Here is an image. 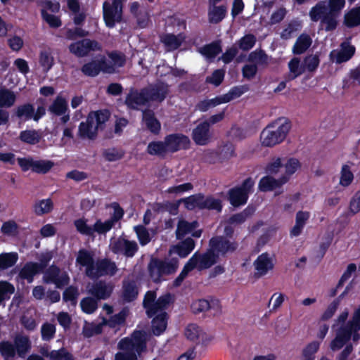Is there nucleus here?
I'll list each match as a JSON object with an SVG mask.
<instances>
[{
  "label": "nucleus",
  "mask_w": 360,
  "mask_h": 360,
  "mask_svg": "<svg viewBox=\"0 0 360 360\" xmlns=\"http://www.w3.org/2000/svg\"><path fill=\"white\" fill-rule=\"evenodd\" d=\"M76 263L86 268L85 274L89 278L91 276L95 265L94 254L91 252L84 248L80 249L76 257Z\"/></svg>",
  "instance_id": "22"
},
{
  "label": "nucleus",
  "mask_w": 360,
  "mask_h": 360,
  "mask_svg": "<svg viewBox=\"0 0 360 360\" xmlns=\"http://www.w3.org/2000/svg\"><path fill=\"white\" fill-rule=\"evenodd\" d=\"M90 113H92V117L96 121V130H103L105 127V122L108 121L110 117V111L105 109L91 112Z\"/></svg>",
  "instance_id": "40"
},
{
  "label": "nucleus",
  "mask_w": 360,
  "mask_h": 360,
  "mask_svg": "<svg viewBox=\"0 0 360 360\" xmlns=\"http://www.w3.org/2000/svg\"><path fill=\"white\" fill-rule=\"evenodd\" d=\"M340 47L339 51H333L330 53V58L338 64L349 60L355 53V47L349 42H342Z\"/></svg>",
  "instance_id": "21"
},
{
  "label": "nucleus",
  "mask_w": 360,
  "mask_h": 360,
  "mask_svg": "<svg viewBox=\"0 0 360 360\" xmlns=\"http://www.w3.org/2000/svg\"><path fill=\"white\" fill-rule=\"evenodd\" d=\"M74 225L77 232L84 236L94 237V233H97L100 235L105 234L110 231L114 225L109 219L103 222L101 219H97L93 226L87 224V219L80 218L74 221Z\"/></svg>",
  "instance_id": "5"
},
{
  "label": "nucleus",
  "mask_w": 360,
  "mask_h": 360,
  "mask_svg": "<svg viewBox=\"0 0 360 360\" xmlns=\"http://www.w3.org/2000/svg\"><path fill=\"white\" fill-rule=\"evenodd\" d=\"M31 348L30 338L22 334H17L13 338V342L8 340L0 342V354L4 360H13L16 355L25 359Z\"/></svg>",
  "instance_id": "3"
},
{
  "label": "nucleus",
  "mask_w": 360,
  "mask_h": 360,
  "mask_svg": "<svg viewBox=\"0 0 360 360\" xmlns=\"http://www.w3.org/2000/svg\"><path fill=\"white\" fill-rule=\"evenodd\" d=\"M49 110L57 116L64 115L68 110V103L66 100L64 98L58 96L53 101V103L49 106Z\"/></svg>",
  "instance_id": "43"
},
{
  "label": "nucleus",
  "mask_w": 360,
  "mask_h": 360,
  "mask_svg": "<svg viewBox=\"0 0 360 360\" xmlns=\"http://www.w3.org/2000/svg\"><path fill=\"white\" fill-rule=\"evenodd\" d=\"M82 72L87 77H95L101 72L112 74L115 72V68L105 57L98 60H91L84 63L81 68Z\"/></svg>",
  "instance_id": "7"
},
{
  "label": "nucleus",
  "mask_w": 360,
  "mask_h": 360,
  "mask_svg": "<svg viewBox=\"0 0 360 360\" xmlns=\"http://www.w3.org/2000/svg\"><path fill=\"white\" fill-rule=\"evenodd\" d=\"M134 231L136 233L138 240L142 246H144L150 243V236L148 229L143 225H138L134 227Z\"/></svg>",
  "instance_id": "58"
},
{
  "label": "nucleus",
  "mask_w": 360,
  "mask_h": 360,
  "mask_svg": "<svg viewBox=\"0 0 360 360\" xmlns=\"http://www.w3.org/2000/svg\"><path fill=\"white\" fill-rule=\"evenodd\" d=\"M312 40L307 34H300L296 39L292 47V53L295 55H301L304 53L311 45Z\"/></svg>",
  "instance_id": "31"
},
{
  "label": "nucleus",
  "mask_w": 360,
  "mask_h": 360,
  "mask_svg": "<svg viewBox=\"0 0 360 360\" xmlns=\"http://www.w3.org/2000/svg\"><path fill=\"white\" fill-rule=\"evenodd\" d=\"M15 99L16 96L12 91L6 88L0 89V108L11 107L14 104Z\"/></svg>",
  "instance_id": "44"
},
{
  "label": "nucleus",
  "mask_w": 360,
  "mask_h": 360,
  "mask_svg": "<svg viewBox=\"0 0 360 360\" xmlns=\"http://www.w3.org/2000/svg\"><path fill=\"white\" fill-rule=\"evenodd\" d=\"M210 5V6L207 13L209 22L211 24H218L221 22L226 16L227 7L225 5Z\"/></svg>",
  "instance_id": "27"
},
{
  "label": "nucleus",
  "mask_w": 360,
  "mask_h": 360,
  "mask_svg": "<svg viewBox=\"0 0 360 360\" xmlns=\"http://www.w3.org/2000/svg\"><path fill=\"white\" fill-rule=\"evenodd\" d=\"M34 111V105L31 103H27L18 105L15 109V115L19 119L30 120L33 118Z\"/></svg>",
  "instance_id": "41"
},
{
  "label": "nucleus",
  "mask_w": 360,
  "mask_h": 360,
  "mask_svg": "<svg viewBox=\"0 0 360 360\" xmlns=\"http://www.w3.org/2000/svg\"><path fill=\"white\" fill-rule=\"evenodd\" d=\"M179 266V257L165 258L164 259L151 257L148 264V273L155 283H160L164 279L163 276L174 274Z\"/></svg>",
  "instance_id": "1"
},
{
  "label": "nucleus",
  "mask_w": 360,
  "mask_h": 360,
  "mask_svg": "<svg viewBox=\"0 0 360 360\" xmlns=\"http://www.w3.org/2000/svg\"><path fill=\"white\" fill-rule=\"evenodd\" d=\"M289 181L286 175H283L278 179H275L270 175L262 177L258 184V189L261 192H269L281 188Z\"/></svg>",
  "instance_id": "18"
},
{
  "label": "nucleus",
  "mask_w": 360,
  "mask_h": 360,
  "mask_svg": "<svg viewBox=\"0 0 360 360\" xmlns=\"http://www.w3.org/2000/svg\"><path fill=\"white\" fill-rule=\"evenodd\" d=\"M239 244L235 240L228 239L227 237L223 236H216L212 237L209 240V247L215 254L222 257L226 256L228 254H233L238 248Z\"/></svg>",
  "instance_id": "6"
},
{
  "label": "nucleus",
  "mask_w": 360,
  "mask_h": 360,
  "mask_svg": "<svg viewBox=\"0 0 360 360\" xmlns=\"http://www.w3.org/2000/svg\"><path fill=\"white\" fill-rule=\"evenodd\" d=\"M291 128L290 122L278 118L267 124L260 134V141L263 146L273 147L282 143Z\"/></svg>",
  "instance_id": "2"
},
{
  "label": "nucleus",
  "mask_w": 360,
  "mask_h": 360,
  "mask_svg": "<svg viewBox=\"0 0 360 360\" xmlns=\"http://www.w3.org/2000/svg\"><path fill=\"white\" fill-rule=\"evenodd\" d=\"M114 254H122L127 257H133L139 250L136 241L120 238L110 244Z\"/></svg>",
  "instance_id": "12"
},
{
  "label": "nucleus",
  "mask_w": 360,
  "mask_h": 360,
  "mask_svg": "<svg viewBox=\"0 0 360 360\" xmlns=\"http://www.w3.org/2000/svg\"><path fill=\"white\" fill-rule=\"evenodd\" d=\"M79 295V290L77 286L70 285L67 287L63 293V300L64 302H70L72 304L75 305Z\"/></svg>",
  "instance_id": "51"
},
{
  "label": "nucleus",
  "mask_w": 360,
  "mask_h": 360,
  "mask_svg": "<svg viewBox=\"0 0 360 360\" xmlns=\"http://www.w3.org/2000/svg\"><path fill=\"white\" fill-rule=\"evenodd\" d=\"M345 23L348 27L360 25V7L352 9L345 16Z\"/></svg>",
  "instance_id": "47"
},
{
  "label": "nucleus",
  "mask_w": 360,
  "mask_h": 360,
  "mask_svg": "<svg viewBox=\"0 0 360 360\" xmlns=\"http://www.w3.org/2000/svg\"><path fill=\"white\" fill-rule=\"evenodd\" d=\"M328 13V8L322 3H318L309 11V16L312 21L317 22Z\"/></svg>",
  "instance_id": "55"
},
{
  "label": "nucleus",
  "mask_w": 360,
  "mask_h": 360,
  "mask_svg": "<svg viewBox=\"0 0 360 360\" xmlns=\"http://www.w3.org/2000/svg\"><path fill=\"white\" fill-rule=\"evenodd\" d=\"M143 121L147 129L153 134L158 135L161 130L160 122L156 118L154 112L150 109H145L142 112Z\"/></svg>",
  "instance_id": "25"
},
{
  "label": "nucleus",
  "mask_w": 360,
  "mask_h": 360,
  "mask_svg": "<svg viewBox=\"0 0 360 360\" xmlns=\"http://www.w3.org/2000/svg\"><path fill=\"white\" fill-rule=\"evenodd\" d=\"M124 0L105 1L103 4V18L108 28H113L123 21V2Z\"/></svg>",
  "instance_id": "4"
},
{
  "label": "nucleus",
  "mask_w": 360,
  "mask_h": 360,
  "mask_svg": "<svg viewBox=\"0 0 360 360\" xmlns=\"http://www.w3.org/2000/svg\"><path fill=\"white\" fill-rule=\"evenodd\" d=\"M149 103L144 87L140 90L131 89L124 101L125 105L131 110H139V106L146 105Z\"/></svg>",
  "instance_id": "14"
},
{
  "label": "nucleus",
  "mask_w": 360,
  "mask_h": 360,
  "mask_svg": "<svg viewBox=\"0 0 360 360\" xmlns=\"http://www.w3.org/2000/svg\"><path fill=\"white\" fill-rule=\"evenodd\" d=\"M195 247V240L188 237L176 245H172L168 251V257L186 258L192 252Z\"/></svg>",
  "instance_id": "13"
},
{
  "label": "nucleus",
  "mask_w": 360,
  "mask_h": 360,
  "mask_svg": "<svg viewBox=\"0 0 360 360\" xmlns=\"http://www.w3.org/2000/svg\"><path fill=\"white\" fill-rule=\"evenodd\" d=\"M222 207L220 199L214 198L212 195L205 197L203 194L202 210H216L220 212L222 210Z\"/></svg>",
  "instance_id": "45"
},
{
  "label": "nucleus",
  "mask_w": 360,
  "mask_h": 360,
  "mask_svg": "<svg viewBox=\"0 0 360 360\" xmlns=\"http://www.w3.org/2000/svg\"><path fill=\"white\" fill-rule=\"evenodd\" d=\"M18 260L17 252H3L0 254V271L13 266Z\"/></svg>",
  "instance_id": "37"
},
{
  "label": "nucleus",
  "mask_w": 360,
  "mask_h": 360,
  "mask_svg": "<svg viewBox=\"0 0 360 360\" xmlns=\"http://www.w3.org/2000/svg\"><path fill=\"white\" fill-rule=\"evenodd\" d=\"M320 58L318 54L307 56L302 63L304 72L307 70L308 72H313L319 67Z\"/></svg>",
  "instance_id": "49"
},
{
  "label": "nucleus",
  "mask_w": 360,
  "mask_h": 360,
  "mask_svg": "<svg viewBox=\"0 0 360 360\" xmlns=\"http://www.w3.org/2000/svg\"><path fill=\"white\" fill-rule=\"evenodd\" d=\"M69 51L77 58H83L89 55L91 51H100L101 44L96 40L82 39L71 43L68 46Z\"/></svg>",
  "instance_id": "8"
},
{
  "label": "nucleus",
  "mask_w": 360,
  "mask_h": 360,
  "mask_svg": "<svg viewBox=\"0 0 360 360\" xmlns=\"http://www.w3.org/2000/svg\"><path fill=\"white\" fill-rule=\"evenodd\" d=\"M225 72L222 69L215 70L210 76L205 79L206 83L212 84L215 86H219L224 79Z\"/></svg>",
  "instance_id": "62"
},
{
  "label": "nucleus",
  "mask_w": 360,
  "mask_h": 360,
  "mask_svg": "<svg viewBox=\"0 0 360 360\" xmlns=\"http://www.w3.org/2000/svg\"><path fill=\"white\" fill-rule=\"evenodd\" d=\"M164 141L167 154H173L181 150H188L191 146L188 136L181 133L167 134L164 138Z\"/></svg>",
  "instance_id": "10"
},
{
  "label": "nucleus",
  "mask_w": 360,
  "mask_h": 360,
  "mask_svg": "<svg viewBox=\"0 0 360 360\" xmlns=\"http://www.w3.org/2000/svg\"><path fill=\"white\" fill-rule=\"evenodd\" d=\"M146 152L150 155L165 158L167 155L165 141H153L150 142L147 146Z\"/></svg>",
  "instance_id": "34"
},
{
  "label": "nucleus",
  "mask_w": 360,
  "mask_h": 360,
  "mask_svg": "<svg viewBox=\"0 0 360 360\" xmlns=\"http://www.w3.org/2000/svg\"><path fill=\"white\" fill-rule=\"evenodd\" d=\"M151 327L153 333L156 335H160L166 330L169 315L166 311H162L152 317Z\"/></svg>",
  "instance_id": "26"
},
{
  "label": "nucleus",
  "mask_w": 360,
  "mask_h": 360,
  "mask_svg": "<svg viewBox=\"0 0 360 360\" xmlns=\"http://www.w3.org/2000/svg\"><path fill=\"white\" fill-rule=\"evenodd\" d=\"M80 306L84 313L93 314L98 308V300L91 297H84L81 300Z\"/></svg>",
  "instance_id": "54"
},
{
  "label": "nucleus",
  "mask_w": 360,
  "mask_h": 360,
  "mask_svg": "<svg viewBox=\"0 0 360 360\" xmlns=\"http://www.w3.org/2000/svg\"><path fill=\"white\" fill-rule=\"evenodd\" d=\"M249 90L247 85H240L232 87L228 93L223 94L226 103H229L233 99L239 98L244 93Z\"/></svg>",
  "instance_id": "50"
},
{
  "label": "nucleus",
  "mask_w": 360,
  "mask_h": 360,
  "mask_svg": "<svg viewBox=\"0 0 360 360\" xmlns=\"http://www.w3.org/2000/svg\"><path fill=\"white\" fill-rule=\"evenodd\" d=\"M127 316V311L125 309H122L119 313L111 316L108 321V324L111 328L120 326L124 323Z\"/></svg>",
  "instance_id": "60"
},
{
  "label": "nucleus",
  "mask_w": 360,
  "mask_h": 360,
  "mask_svg": "<svg viewBox=\"0 0 360 360\" xmlns=\"http://www.w3.org/2000/svg\"><path fill=\"white\" fill-rule=\"evenodd\" d=\"M254 266L256 271L254 276L257 278L265 276L274 267L273 261L267 252L259 255L254 262Z\"/></svg>",
  "instance_id": "19"
},
{
  "label": "nucleus",
  "mask_w": 360,
  "mask_h": 360,
  "mask_svg": "<svg viewBox=\"0 0 360 360\" xmlns=\"http://www.w3.org/2000/svg\"><path fill=\"white\" fill-rule=\"evenodd\" d=\"M257 39L252 34H247L238 41L239 48L245 51L250 50L255 45Z\"/></svg>",
  "instance_id": "57"
},
{
  "label": "nucleus",
  "mask_w": 360,
  "mask_h": 360,
  "mask_svg": "<svg viewBox=\"0 0 360 360\" xmlns=\"http://www.w3.org/2000/svg\"><path fill=\"white\" fill-rule=\"evenodd\" d=\"M1 232L6 236H15L18 233V225L13 220H8L3 223Z\"/></svg>",
  "instance_id": "63"
},
{
  "label": "nucleus",
  "mask_w": 360,
  "mask_h": 360,
  "mask_svg": "<svg viewBox=\"0 0 360 360\" xmlns=\"http://www.w3.org/2000/svg\"><path fill=\"white\" fill-rule=\"evenodd\" d=\"M202 200L203 193H199L181 198L179 200V202H184L185 208L188 210H194L196 208L202 210Z\"/></svg>",
  "instance_id": "33"
},
{
  "label": "nucleus",
  "mask_w": 360,
  "mask_h": 360,
  "mask_svg": "<svg viewBox=\"0 0 360 360\" xmlns=\"http://www.w3.org/2000/svg\"><path fill=\"white\" fill-rule=\"evenodd\" d=\"M228 198L232 206L238 207L245 205L249 197L246 193L242 192L238 188L233 187L229 191Z\"/></svg>",
  "instance_id": "30"
},
{
  "label": "nucleus",
  "mask_w": 360,
  "mask_h": 360,
  "mask_svg": "<svg viewBox=\"0 0 360 360\" xmlns=\"http://www.w3.org/2000/svg\"><path fill=\"white\" fill-rule=\"evenodd\" d=\"M200 53L209 58H214L221 51V41H215L200 48Z\"/></svg>",
  "instance_id": "38"
},
{
  "label": "nucleus",
  "mask_w": 360,
  "mask_h": 360,
  "mask_svg": "<svg viewBox=\"0 0 360 360\" xmlns=\"http://www.w3.org/2000/svg\"><path fill=\"white\" fill-rule=\"evenodd\" d=\"M161 41L165 46L176 50L180 47L182 40L174 34H165L162 38Z\"/></svg>",
  "instance_id": "56"
},
{
  "label": "nucleus",
  "mask_w": 360,
  "mask_h": 360,
  "mask_svg": "<svg viewBox=\"0 0 360 360\" xmlns=\"http://www.w3.org/2000/svg\"><path fill=\"white\" fill-rule=\"evenodd\" d=\"M39 63L43 70L48 72L54 64L53 58L49 52L42 51L39 55Z\"/></svg>",
  "instance_id": "61"
},
{
  "label": "nucleus",
  "mask_w": 360,
  "mask_h": 360,
  "mask_svg": "<svg viewBox=\"0 0 360 360\" xmlns=\"http://www.w3.org/2000/svg\"><path fill=\"white\" fill-rule=\"evenodd\" d=\"M352 330L347 324L341 326L338 329L335 338L330 343V349L333 351L341 349L352 338Z\"/></svg>",
  "instance_id": "23"
},
{
  "label": "nucleus",
  "mask_w": 360,
  "mask_h": 360,
  "mask_svg": "<svg viewBox=\"0 0 360 360\" xmlns=\"http://www.w3.org/2000/svg\"><path fill=\"white\" fill-rule=\"evenodd\" d=\"M139 294L138 282L134 279L124 278L122 283L121 298L124 303L135 301Z\"/></svg>",
  "instance_id": "17"
},
{
  "label": "nucleus",
  "mask_w": 360,
  "mask_h": 360,
  "mask_svg": "<svg viewBox=\"0 0 360 360\" xmlns=\"http://www.w3.org/2000/svg\"><path fill=\"white\" fill-rule=\"evenodd\" d=\"M198 226L197 221L188 222L186 220H180L177 224L176 236L177 239H182L186 235L191 233Z\"/></svg>",
  "instance_id": "35"
},
{
  "label": "nucleus",
  "mask_w": 360,
  "mask_h": 360,
  "mask_svg": "<svg viewBox=\"0 0 360 360\" xmlns=\"http://www.w3.org/2000/svg\"><path fill=\"white\" fill-rule=\"evenodd\" d=\"M354 174L348 165H343L341 168L340 184L343 187L349 186L354 180Z\"/></svg>",
  "instance_id": "52"
},
{
  "label": "nucleus",
  "mask_w": 360,
  "mask_h": 360,
  "mask_svg": "<svg viewBox=\"0 0 360 360\" xmlns=\"http://www.w3.org/2000/svg\"><path fill=\"white\" fill-rule=\"evenodd\" d=\"M117 271L115 263L110 259L104 258L98 259L94 266L93 274L90 278H98L103 276H114Z\"/></svg>",
  "instance_id": "15"
},
{
  "label": "nucleus",
  "mask_w": 360,
  "mask_h": 360,
  "mask_svg": "<svg viewBox=\"0 0 360 360\" xmlns=\"http://www.w3.org/2000/svg\"><path fill=\"white\" fill-rule=\"evenodd\" d=\"M319 347L320 342L319 341H312L307 345L302 350V360H314L315 354L319 349Z\"/></svg>",
  "instance_id": "48"
},
{
  "label": "nucleus",
  "mask_w": 360,
  "mask_h": 360,
  "mask_svg": "<svg viewBox=\"0 0 360 360\" xmlns=\"http://www.w3.org/2000/svg\"><path fill=\"white\" fill-rule=\"evenodd\" d=\"M156 303V293L154 291L148 290L146 292L143 301V307L146 309L148 318L154 316L153 309Z\"/></svg>",
  "instance_id": "42"
},
{
  "label": "nucleus",
  "mask_w": 360,
  "mask_h": 360,
  "mask_svg": "<svg viewBox=\"0 0 360 360\" xmlns=\"http://www.w3.org/2000/svg\"><path fill=\"white\" fill-rule=\"evenodd\" d=\"M174 302V295L167 292L163 295L160 296L156 300V303L153 309L154 316L160 311V312L165 311L169 306Z\"/></svg>",
  "instance_id": "39"
},
{
  "label": "nucleus",
  "mask_w": 360,
  "mask_h": 360,
  "mask_svg": "<svg viewBox=\"0 0 360 360\" xmlns=\"http://www.w3.org/2000/svg\"><path fill=\"white\" fill-rule=\"evenodd\" d=\"M15 292L14 285L6 281H0V304L5 300H8L11 295Z\"/></svg>",
  "instance_id": "53"
},
{
  "label": "nucleus",
  "mask_w": 360,
  "mask_h": 360,
  "mask_svg": "<svg viewBox=\"0 0 360 360\" xmlns=\"http://www.w3.org/2000/svg\"><path fill=\"white\" fill-rule=\"evenodd\" d=\"M218 255L215 254L211 248L204 253L195 252L189 259H193L195 269L198 271L207 269L215 264L218 261Z\"/></svg>",
  "instance_id": "11"
},
{
  "label": "nucleus",
  "mask_w": 360,
  "mask_h": 360,
  "mask_svg": "<svg viewBox=\"0 0 360 360\" xmlns=\"http://www.w3.org/2000/svg\"><path fill=\"white\" fill-rule=\"evenodd\" d=\"M267 55L264 50H255L252 51L248 58L249 62L256 63L259 65H265L267 63Z\"/></svg>",
  "instance_id": "59"
},
{
  "label": "nucleus",
  "mask_w": 360,
  "mask_h": 360,
  "mask_svg": "<svg viewBox=\"0 0 360 360\" xmlns=\"http://www.w3.org/2000/svg\"><path fill=\"white\" fill-rule=\"evenodd\" d=\"M113 288L110 284H107L105 281H99L94 283L89 290V293L96 300H106L112 292Z\"/></svg>",
  "instance_id": "24"
},
{
  "label": "nucleus",
  "mask_w": 360,
  "mask_h": 360,
  "mask_svg": "<svg viewBox=\"0 0 360 360\" xmlns=\"http://www.w3.org/2000/svg\"><path fill=\"white\" fill-rule=\"evenodd\" d=\"M53 207V202L51 198L39 200L33 205V212L37 216H42L51 212Z\"/></svg>",
  "instance_id": "32"
},
{
  "label": "nucleus",
  "mask_w": 360,
  "mask_h": 360,
  "mask_svg": "<svg viewBox=\"0 0 360 360\" xmlns=\"http://www.w3.org/2000/svg\"><path fill=\"white\" fill-rule=\"evenodd\" d=\"M49 359L50 360H74L72 354L63 348L58 350H52L50 352Z\"/></svg>",
  "instance_id": "64"
},
{
  "label": "nucleus",
  "mask_w": 360,
  "mask_h": 360,
  "mask_svg": "<svg viewBox=\"0 0 360 360\" xmlns=\"http://www.w3.org/2000/svg\"><path fill=\"white\" fill-rule=\"evenodd\" d=\"M39 273L41 272L35 265L34 262H27L20 269L18 277L22 280H26L28 283H31L33 282L34 276Z\"/></svg>",
  "instance_id": "29"
},
{
  "label": "nucleus",
  "mask_w": 360,
  "mask_h": 360,
  "mask_svg": "<svg viewBox=\"0 0 360 360\" xmlns=\"http://www.w3.org/2000/svg\"><path fill=\"white\" fill-rule=\"evenodd\" d=\"M19 139L25 143L35 145L39 143L41 135L35 129H26L20 131Z\"/></svg>",
  "instance_id": "36"
},
{
  "label": "nucleus",
  "mask_w": 360,
  "mask_h": 360,
  "mask_svg": "<svg viewBox=\"0 0 360 360\" xmlns=\"http://www.w3.org/2000/svg\"><path fill=\"white\" fill-rule=\"evenodd\" d=\"M210 127L207 122L198 124L192 131V139L196 145L205 146L211 139Z\"/></svg>",
  "instance_id": "20"
},
{
  "label": "nucleus",
  "mask_w": 360,
  "mask_h": 360,
  "mask_svg": "<svg viewBox=\"0 0 360 360\" xmlns=\"http://www.w3.org/2000/svg\"><path fill=\"white\" fill-rule=\"evenodd\" d=\"M44 271L43 281L46 284L53 283L56 288H62L70 283V277L66 272L60 274V269L53 264Z\"/></svg>",
  "instance_id": "9"
},
{
  "label": "nucleus",
  "mask_w": 360,
  "mask_h": 360,
  "mask_svg": "<svg viewBox=\"0 0 360 360\" xmlns=\"http://www.w3.org/2000/svg\"><path fill=\"white\" fill-rule=\"evenodd\" d=\"M144 89L149 102L162 103L167 98L169 92V85L164 82L149 85L144 87Z\"/></svg>",
  "instance_id": "16"
},
{
  "label": "nucleus",
  "mask_w": 360,
  "mask_h": 360,
  "mask_svg": "<svg viewBox=\"0 0 360 360\" xmlns=\"http://www.w3.org/2000/svg\"><path fill=\"white\" fill-rule=\"evenodd\" d=\"M94 117L92 113H89L86 122H82L79 125L78 134L81 138L94 139L97 135L98 130L96 127L93 129Z\"/></svg>",
  "instance_id": "28"
},
{
  "label": "nucleus",
  "mask_w": 360,
  "mask_h": 360,
  "mask_svg": "<svg viewBox=\"0 0 360 360\" xmlns=\"http://www.w3.org/2000/svg\"><path fill=\"white\" fill-rule=\"evenodd\" d=\"M54 166V162L48 160H34L32 172L37 174H47Z\"/></svg>",
  "instance_id": "46"
}]
</instances>
